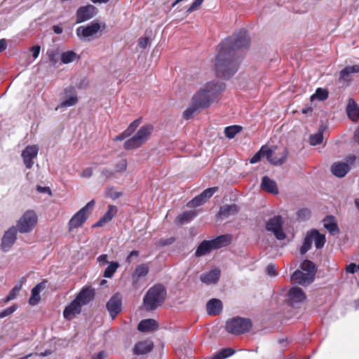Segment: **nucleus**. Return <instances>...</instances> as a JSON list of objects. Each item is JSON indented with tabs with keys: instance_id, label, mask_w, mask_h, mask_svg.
I'll use <instances>...</instances> for the list:
<instances>
[{
	"instance_id": "obj_56",
	"label": "nucleus",
	"mask_w": 359,
	"mask_h": 359,
	"mask_svg": "<svg viewBox=\"0 0 359 359\" xmlns=\"http://www.w3.org/2000/svg\"><path fill=\"white\" fill-rule=\"evenodd\" d=\"M140 252L137 250H133L130 252V254L128 255V257L126 259V262L128 264H130L133 262V257H138Z\"/></svg>"
},
{
	"instance_id": "obj_40",
	"label": "nucleus",
	"mask_w": 359,
	"mask_h": 359,
	"mask_svg": "<svg viewBox=\"0 0 359 359\" xmlns=\"http://www.w3.org/2000/svg\"><path fill=\"white\" fill-rule=\"evenodd\" d=\"M313 242V236H312V233H311V231L307 232V233L304 239L303 244H302V247L300 248L299 251H300L301 255H304L311 248Z\"/></svg>"
},
{
	"instance_id": "obj_16",
	"label": "nucleus",
	"mask_w": 359,
	"mask_h": 359,
	"mask_svg": "<svg viewBox=\"0 0 359 359\" xmlns=\"http://www.w3.org/2000/svg\"><path fill=\"white\" fill-rule=\"evenodd\" d=\"M97 13V8L93 5L82 6L77 10L76 22L81 23L93 18Z\"/></svg>"
},
{
	"instance_id": "obj_24",
	"label": "nucleus",
	"mask_w": 359,
	"mask_h": 359,
	"mask_svg": "<svg viewBox=\"0 0 359 359\" xmlns=\"http://www.w3.org/2000/svg\"><path fill=\"white\" fill-rule=\"evenodd\" d=\"M349 170V165L345 162H335L331 167L332 173L337 177H344Z\"/></svg>"
},
{
	"instance_id": "obj_39",
	"label": "nucleus",
	"mask_w": 359,
	"mask_h": 359,
	"mask_svg": "<svg viewBox=\"0 0 359 359\" xmlns=\"http://www.w3.org/2000/svg\"><path fill=\"white\" fill-rule=\"evenodd\" d=\"M313 240L315 243V246L317 249L322 248L325 243V235L321 234L316 229H313L311 231Z\"/></svg>"
},
{
	"instance_id": "obj_10",
	"label": "nucleus",
	"mask_w": 359,
	"mask_h": 359,
	"mask_svg": "<svg viewBox=\"0 0 359 359\" xmlns=\"http://www.w3.org/2000/svg\"><path fill=\"white\" fill-rule=\"evenodd\" d=\"M266 229L273 233L278 240H283L285 234L283 231V220L280 215H276L269 219L266 224Z\"/></svg>"
},
{
	"instance_id": "obj_33",
	"label": "nucleus",
	"mask_w": 359,
	"mask_h": 359,
	"mask_svg": "<svg viewBox=\"0 0 359 359\" xmlns=\"http://www.w3.org/2000/svg\"><path fill=\"white\" fill-rule=\"evenodd\" d=\"M46 55L52 65L56 67L60 59L61 51L58 48H52L47 50Z\"/></svg>"
},
{
	"instance_id": "obj_43",
	"label": "nucleus",
	"mask_w": 359,
	"mask_h": 359,
	"mask_svg": "<svg viewBox=\"0 0 359 359\" xmlns=\"http://www.w3.org/2000/svg\"><path fill=\"white\" fill-rule=\"evenodd\" d=\"M242 130V127L240 126L234 125L227 126L224 129V134L226 137L229 139L233 138L238 133Z\"/></svg>"
},
{
	"instance_id": "obj_20",
	"label": "nucleus",
	"mask_w": 359,
	"mask_h": 359,
	"mask_svg": "<svg viewBox=\"0 0 359 359\" xmlns=\"http://www.w3.org/2000/svg\"><path fill=\"white\" fill-rule=\"evenodd\" d=\"M220 270L218 269H212L206 273H202L200 280L206 285L216 284L219 279Z\"/></svg>"
},
{
	"instance_id": "obj_44",
	"label": "nucleus",
	"mask_w": 359,
	"mask_h": 359,
	"mask_svg": "<svg viewBox=\"0 0 359 359\" xmlns=\"http://www.w3.org/2000/svg\"><path fill=\"white\" fill-rule=\"evenodd\" d=\"M119 264L116 262H110L109 266L105 269L103 276L104 278H111L114 273L116 271L117 269L118 268Z\"/></svg>"
},
{
	"instance_id": "obj_62",
	"label": "nucleus",
	"mask_w": 359,
	"mask_h": 359,
	"mask_svg": "<svg viewBox=\"0 0 359 359\" xmlns=\"http://www.w3.org/2000/svg\"><path fill=\"white\" fill-rule=\"evenodd\" d=\"M93 175V169L91 168H86L83 172L81 173V176L82 177L89 178Z\"/></svg>"
},
{
	"instance_id": "obj_13",
	"label": "nucleus",
	"mask_w": 359,
	"mask_h": 359,
	"mask_svg": "<svg viewBox=\"0 0 359 359\" xmlns=\"http://www.w3.org/2000/svg\"><path fill=\"white\" fill-rule=\"evenodd\" d=\"M107 309L114 320L122 310V298L118 293L114 294L106 305Z\"/></svg>"
},
{
	"instance_id": "obj_51",
	"label": "nucleus",
	"mask_w": 359,
	"mask_h": 359,
	"mask_svg": "<svg viewBox=\"0 0 359 359\" xmlns=\"http://www.w3.org/2000/svg\"><path fill=\"white\" fill-rule=\"evenodd\" d=\"M127 161L126 159H121L115 167V172H121L126 170Z\"/></svg>"
},
{
	"instance_id": "obj_5",
	"label": "nucleus",
	"mask_w": 359,
	"mask_h": 359,
	"mask_svg": "<svg viewBox=\"0 0 359 359\" xmlns=\"http://www.w3.org/2000/svg\"><path fill=\"white\" fill-rule=\"evenodd\" d=\"M261 151L264 152V155L266 156L268 161L273 165H283L286 159L288 154V151L286 147H277L263 146L261 148Z\"/></svg>"
},
{
	"instance_id": "obj_8",
	"label": "nucleus",
	"mask_w": 359,
	"mask_h": 359,
	"mask_svg": "<svg viewBox=\"0 0 359 359\" xmlns=\"http://www.w3.org/2000/svg\"><path fill=\"white\" fill-rule=\"evenodd\" d=\"M37 219L38 217L35 212L28 210L20 217L15 227L21 233H29L36 226Z\"/></svg>"
},
{
	"instance_id": "obj_29",
	"label": "nucleus",
	"mask_w": 359,
	"mask_h": 359,
	"mask_svg": "<svg viewBox=\"0 0 359 359\" xmlns=\"http://www.w3.org/2000/svg\"><path fill=\"white\" fill-rule=\"evenodd\" d=\"M158 325L156 320L149 318L141 320L138 324L137 329L142 332H152L157 329Z\"/></svg>"
},
{
	"instance_id": "obj_11",
	"label": "nucleus",
	"mask_w": 359,
	"mask_h": 359,
	"mask_svg": "<svg viewBox=\"0 0 359 359\" xmlns=\"http://www.w3.org/2000/svg\"><path fill=\"white\" fill-rule=\"evenodd\" d=\"M62 101L57 106L59 108H67L75 105L78 102V97L75 88L73 86H68L64 89L62 94Z\"/></svg>"
},
{
	"instance_id": "obj_55",
	"label": "nucleus",
	"mask_w": 359,
	"mask_h": 359,
	"mask_svg": "<svg viewBox=\"0 0 359 359\" xmlns=\"http://www.w3.org/2000/svg\"><path fill=\"white\" fill-rule=\"evenodd\" d=\"M309 215L310 211L306 208L301 209L297 212L298 217L302 219L307 218Z\"/></svg>"
},
{
	"instance_id": "obj_2",
	"label": "nucleus",
	"mask_w": 359,
	"mask_h": 359,
	"mask_svg": "<svg viewBox=\"0 0 359 359\" xmlns=\"http://www.w3.org/2000/svg\"><path fill=\"white\" fill-rule=\"evenodd\" d=\"M224 88L225 85L221 81L207 83L193 96L190 106L183 113L184 118L188 120L196 111L208 107Z\"/></svg>"
},
{
	"instance_id": "obj_7",
	"label": "nucleus",
	"mask_w": 359,
	"mask_h": 359,
	"mask_svg": "<svg viewBox=\"0 0 359 359\" xmlns=\"http://www.w3.org/2000/svg\"><path fill=\"white\" fill-rule=\"evenodd\" d=\"M95 201L91 200L73 215L68 223L69 231H72L74 229L81 226L86 221L95 206Z\"/></svg>"
},
{
	"instance_id": "obj_38",
	"label": "nucleus",
	"mask_w": 359,
	"mask_h": 359,
	"mask_svg": "<svg viewBox=\"0 0 359 359\" xmlns=\"http://www.w3.org/2000/svg\"><path fill=\"white\" fill-rule=\"evenodd\" d=\"M78 57V55L74 50H67L61 52L60 61L62 64H69L74 62Z\"/></svg>"
},
{
	"instance_id": "obj_28",
	"label": "nucleus",
	"mask_w": 359,
	"mask_h": 359,
	"mask_svg": "<svg viewBox=\"0 0 359 359\" xmlns=\"http://www.w3.org/2000/svg\"><path fill=\"white\" fill-rule=\"evenodd\" d=\"M346 113L350 119L353 121H357L359 119V107L354 101L353 99L350 98L348 100V104L346 106Z\"/></svg>"
},
{
	"instance_id": "obj_23",
	"label": "nucleus",
	"mask_w": 359,
	"mask_h": 359,
	"mask_svg": "<svg viewBox=\"0 0 359 359\" xmlns=\"http://www.w3.org/2000/svg\"><path fill=\"white\" fill-rule=\"evenodd\" d=\"M118 209L116 206L109 205L106 213L93 225V227H101L110 222L116 215Z\"/></svg>"
},
{
	"instance_id": "obj_21",
	"label": "nucleus",
	"mask_w": 359,
	"mask_h": 359,
	"mask_svg": "<svg viewBox=\"0 0 359 359\" xmlns=\"http://www.w3.org/2000/svg\"><path fill=\"white\" fill-rule=\"evenodd\" d=\"M94 290L90 287H86L82 289L74 299L82 306L88 304L90 301H92L94 298Z\"/></svg>"
},
{
	"instance_id": "obj_53",
	"label": "nucleus",
	"mask_w": 359,
	"mask_h": 359,
	"mask_svg": "<svg viewBox=\"0 0 359 359\" xmlns=\"http://www.w3.org/2000/svg\"><path fill=\"white\" fill-rule=\"evenodd\" d=\"M174 241L175 238L173 237H170L168 238H161L158 241V244L161 246H166L172 244Z\"/></svg>"
},
{
	"instance_id": "obj_17",
	"label": "nucleus",
	"mask_w": 359,
	"mask_h": 359,
	"mask_svg": "<svg viewBox=\"0 0 359 359\" xmlns=\"http://www.w3.org/2000/svg\"><path fill=\"white\" fill-rule=\"evenodd\" d=\"M149 271V264L147 263L140 264L135 267L134 272L131 277L133 280V285L135 287L140 286V280L142 278L147 276Z\"/></svg>"
},
{
	"instance_id": "obj_9",
	"label": "nucleus",
	"mask_w": 359,
	"mask_h": 359,
	"mask_svg": "<svg viewBox=\"0 0 359 359\" xmlns=\"http://www.w3.org/2000/svg\"><path fill=\"white\" fill-rule=\"evenodd\" d=\"M105 23L93 20L86 26H80L76 29V34L79 38H89L105 29Z\"/></svg>"
},
{
	"instance_id": "obj_52",
	"label": "nucleus",
	"mask_w": 359,
	"mask_h": 359,
	"mask_svg": "<svg viewBox=\"0 0 359 359\" xmlns=\"http://www.w3.org/2000/svg\"><path fill=\"white\" fill-rule=\"evenodd\" d=\"M276 269L275 264H270L266 266V271L269 276L274 277L277 275Z\"/></svg>"
},
{
	"instance_id": "obj_34",
	"label": "nucleus",
	"mask_w": 359,
	"mask_h": 359,
	"mask_svg": "<svg viewBox=\"0 0 359 359\" xmlns=\"http://www.w3.org/2000/svg\"><path fill=\"white\" fill-rule=\"evenodd\" d=\"M213 247L211 243V241H202L198 247L197 248L195 255L196 257H201L209 253L210 251L213 250Z\"/></svg>"
},
{
	"instance_id": "obj_58",
	"label": "nucleus",
	"mask_w": 359,
	"mask_h": 359,
	"mask_svg": "<svg viewBox=\"0 0 359 359\" xmlns=\"http://www.w3.org/2000/svg\"><path fill=\"white\" fill-rule=\"evenodd\" d=\"M36 191L39 193H46L48 194L50 196L52 195L51 190L48 187H41L40 185H37Z\"/></svg>"
},
{
	"instance_id": "obj_35",
	"label": "nucleus",
	"mask_w": 359,
	"mask_h": 359,
	"mask_svg": "<svg viewBox=\"0 0 359 359\" xmlns=\"http://www.w3.org/2000/svg\"><path fill=\"white\" fill-rule=\"evenodd\" d=\"M45 288L44 283H40L37 284L32 290V295L29 299V303L30 305L34 306L36 305L40 300V292L41 291Z\"/></svg>"
},
{
	"instance_id": "obj_42",
	"label": "nucleus",
	"mask_w": 359,
	"mask_h": 359,
	"mask_svg": "<svg viewBox=\"0 0 359 359\" xmlns=\"http://www.w3.org/2000/svg\"><path fill=\"white\" fill-rule=\"evenodd\" d=\"M300 270L306 272L308 273H312V276L315 277V274L316 272V269L315 264L309 261V260H305L304 261L300 266Z\"/></svg>"
},
{
	"instance_id": "obj_19",
	"label": "nucleus",
	"mask_w": 359,
	"mask_h": 359,
	"mask_svg": "<svg viewBox=\"0 0 359 359\" xmlns=\"http://www.w3.org/2000/svg\"><path fill=\"white\" fill-rule=\"evenodd\" d=\"M81 306L80 304L74 299L69 304H68L64 311V318L67 320L73 319L76 315L79 314L81 311Z\"/></svg>"
},
{
	"instance_id": "obj_36",
	"label": "nucleus",
	"mask_w": 359,
	"mask_h": 359,
	"mask_svg": "<svg viewBox=\"0 0 359 359\" xmlns=\"http://www.w3.org/2000/svg\"><path fill=\"white\" fill-rule=\"evenodd\" d=\"M324 227L332 234L336 235L339 233L337 224L334 221L333 217H327L323 219Z\"/></svg>"
},
{
	"instance_id": "obj_1",
	"label": "nucleus",
	"mask_w": 359,
	"mask_h": 359,
	"mask_svg": "<svg viewBox=\"0 0 359 359\" xmlns=\"http://www.w3.org/2000/svg\"><path fill=\"white\" fill-rule=\"evenodd\" d=\"M249 43L247 32L242 29L219 44L215 62L217 76L229 79L238 71L239 61L236 50L247 47Z\"/></svg>"
},
{
	"instance_id": "obj_4",
	"label": "nucleus",
	"mask_w": 359,
	"mask_h": 359,
	"mask_svg": "<svg viewBox=\"0 0 359 359\" xmlns=\"http://www.w3.org/2000/svg\"><path fill=\"white\" fill-rule=\"evenodd\" d=\"M153 130L154 127L150 124L142 126L134 136L125 142L124 148L129 150L140 147L147 142Z\"/></svg>"
},
{
	"instance_id": "obj_31",
	"label": "nucleus",
	"mask_w": 359,
	"mask_h": 359,
	"mask_svg": "<svg viewBox=\"0 0 359 359\" xmlns=\"http://www.w3.org/2000/svg\"><path fill=\"white\" fill-rule=\"evenodd\" d=\"M196 215L197 212L195 210L184 211L176 217L175 223L179 226L191 222Z\"/></svg>"
},
{
	"instance_id": "obj_12",
	"label": "nucleus",
	"mask_w": 359,
	"mask_h": 359,
	"mask_svg": "<svg viewBox=\"0 0 359 359\" xmlns=\"http://www.w3.org/2000/svg\"><path fill=\"white\" fill-rule=\"evenodd\" d=\"M18 230L16 227L11 226L4 234L1 238V249L4 252H8L17 239Z\"/></svg>"
},
{
	"instance_id": "obj_64",
	"label": "nucleus",
	"mask_w": 359,
	"mask_h": 359,
	"mask_svg": "<svg viewBox=\"0 0 359 359\" xmlns=\"http://www.w3.org/2000/svg\"><path fill=\"white\" fill-rule=\"evenodd\" d=\"M107 356V353L104 351H101L97 355H93L92 359H104Z\"/></svg>"
},
{
	"instance_id": "obj_61",
	"label": "nucleus",
	"mask_w": 359,
	"mask_h": 359,
	"mask_svg": "<svg viewBox=\"0 0 359 359\" xmlns=\"http://www.w3.org/2000/svg\"><path fill=\"white\" fill-rule=\"evenodd\" d=\"M264 154V152L261 151V149L257 152L250 159V162L251 163H257L260 158H261V154Z\"/></svg>"
},
{
	"instance_id": "obj_14",
	"label": "nucleus",
	"mask_w": 359,
	"mask_h": 359,
	"mask_svg": "<svg viewBox=\"0 0 359 359\" xmlns=\"http://www.w3.org/2000/svg\"><path fill=\"white\" fill-rule=\"evenodd\" d=\"M39 147L36 145H28L22 151L21 156L27 169H31L34 165V159L36 158Z\"/></svg>"
},
{
	"instance_id": "obj_50",
	"label": "nucleus",
	"mask_w": 359,
	"mask_h": 359,
	"mask_svg": "<svg viewBox=\"0 0 359 359\" xmlns=\"http://www.w3.org/2000/svg\"><path fill=\"white\" fill-rule=\"evenodd\" d=\"M106 196L112 200H116L122 196V193L114 190L113 188H110L107 191Z\"/></svg>"
},
{
	"instance_id": "obj_60",
	"label": "nucleus",
	"mask_w": 359,
	"mask_h": 359,
	"mask_svg": "<svg viewBox=\"0 0 359 359\" xmlns=\"http://www.w3.org/2000/svg\"><path fill=\"white\" fill-rule=\"evenodd\" d=\"M357 269H358V266L355 264L351 263L346 266V271L347 273H354Z\"/></svg>"
},
{
	"instance_id": "obj_6",
	"label": "nucleus",
	"mask_w": 359,
	"mask_h": 359,
	"mask_svg": "<svg viewBox=\"0 0 359 359\" xmlns=\"http://www.w3.org/2000/svg\"><path fill=\"white\" fill-rule=\"evenodd\" d=\"M252 325L250 319L237 316L226 321V330L231 334L240 335L248 332Z\"/></svg>"
},
{
	"instance_id": "obj_46",
	"label": "nucleus",
	"mask_w": 359,
	"mask_h": 359,
	"mask_svg": "<svg viewBox=\"0 0 359 359\" xmlns=\"http://www.w3.org/2000/svg\"><path fill=\"white\" fill-rule=\"evenodd\" d=\"M328 97V91L324 88H318L314 95L311 96V99L317 98L319 100H325Z\"/></svg>"
},
{
	"instance_id": "obj_49",
	"label": "nucleus",
	"mask_w": 359,
	"mask_h": 359,
	"mask_svg": "<svg viewBox=\"0 0 359 359\" xmlns=\"http://www.w3.org/2000/svg\"><path fill=\"white\" fill-rule=\"evenodd\" d=\"M140 124V119L135 120L130 124V126L125 130V132L128 134V136L131 135L134 133V131L136 130V128L139 126Z\"/></svg>"
},
{
	"instance_id": "obj_48",
	"label": "nucleus",
	"mask_w": 359,
	"mask_h": 359,
	"mask_svg": "<svg viewBox=\"0 0 359 359\" xmlns=\"http://www.w3.org/2000/svg\"><path fill=\"white\" fill-rule=\"evenodd\" d=\"M16 309L17 306L15 305H13L2 310L0 311V319L11 315L15 311Z\"/></svg>"
},
{
	"instance_id": "obj_22",
	"label": "nucleus",
	"mask_w": 359,
	"mask_h": 359,
	"mask_svg": "<svg viewBox=\"0 0 359 359\" xmlns=\"http://www.w3.org/2000/svg\"><path fill=\"white\" fill-rule=\"evenodd\" d=\"M239 211V207L236 204H226L220 207L217 217L220 219L227 218L236 215Z\"/></svg>"
},
{
	"instance_id": "obj_30",
	"label": "nucleus",
	"mask_w": 359,
	"mask_h": 359,
	"mask_svg": "<svg viewBox=\"0 0 359 359\" xmlns=\"http://www.w3.org/2000/svg\"><path fill=\"white\" fill-rule=\"evenodd\" d=\"M206 309L209 315H218L222 310V302L218 299H212L207 303Z\"/></svg>"
},
{
	"instance_id": "obj_59",
	"label": "nucleus",
	"mask_w": 359,
	"mask_h": 359,
	"mask_svg": "<svg viewBox=\"0 0 359 359\" xmlns=\"http://www.w3.org/2000/svg\"><path fill=\"white\" fill-rule=\"evenodd\" d=\"M149 43V39L148 37H142L139 40V46L142 48H146Z\"/></svg>"
},
{
	"instance_id": "obj_18",
	"label": "nucleus",
	"mask_w": 359,
	"mask_h": 359,
	"mask_svg": "<svg viewBox=\"0 0 359 359\" xmlns=\"http://www.w3.org/2000/svg\"><path fill=\"white\" fill-rule=\"evenodd\" d=\"M291 280L294 283L301 285H306L313 281L314 276H312V273H308L298 269L293 273L291 276Z\"/></svg>"
},
{
	"instance_id": "obj_37",
	"label": "nucleus",
	"mask_w": 359,
	"mask_h": 359,
	"mask_svg": "<svg viewBox=\"0 0 359 359\" xmlns=\"http://www.w3.org/2000/svg\"><path fill=\"white\" fill-rule=\"evenodd\" d=\"M25 280V278H22L21 280L14 286V287L10 291L8 294L4 299V302L7 303L14 299L17 297L18 292L22 289Z\"/></svg>"
},
{
	"instance_id": "obj_45",
	"label": "nucleus",
	"mask_w": 359,
	"mask_h": 359,
	"mask_svg": "<svg viewBox=\"0 0 359 359\" xmlns=\"http://www.w3.org/2000/svg\"><path fill=\"white\" fill-rule=\"evenodd\" d=\"M219 188L217 187H213L204 190L200 196L201 198L206 202L209 198H210L215 193L218 191Z\"/></svg>"
},
{
	"instance_id": "obj_27",
	"label": "nucleus",
	"mask_w": 359,
	"mask_h": 359,
	"mask_svg": "<svg viewBox=\"0 0 359 359\" xmlns=\"http://www.w3.org/2000/svg\"><path fill=\"white\" fill-rule=\"evenodd\" d=\"M153 348V342L150 341H140L135 345L133 352L135 355H143L151 351Z\"/></svg>"
},
{
	"instance_id": "obj_26",
	"label": "nucleus",
	"mask_w": 359,
	"mask_h": 359,
	"mask_svg": "<svg viewBox=\"0 0 359 359\" xmlns=\"http://www.w3.org/2000/svg\"><path fill=\"white\" fill-rule=\"evenodd\" d=\"M261 188L271 194H278V189L276 182L268 176H264L262 180Z\"/></svg>"
},
{
	"instance_id": "obj_57",
	"label": "nucleus",
	"mask_w": 359,
	"mask_h": 359,
	"mask_svg": "<svg viewBox=\"0 0 359 359\" xmlns=\"http://www.w3.org/2000/svg\"><path fill=\"white\" fill-rule=\"evenodd\" d=\"M115 173V171L111 169L104 168L102 171V175L105 177L106 179H109L112 177Z\"/></svg>"
},
{
	"instance_id": "obj_15",
	"label": "nucleus",
	"mask_w": 359,
	"mask_h": 359,
	"mask_svg": "<svg viewBox=\"0 0 359 359\" xmlns=\"http://www.w3.org/2000/svg\"><path fill=\"white\" fill-rule=\"evenodd\" d=\"M306 299V294L299 287H292L288 292V302L292 307L297 308Z\"/></svg>"
},
{
	"instance_id": "obj_47",
	"label": "nucleus",
	"mask_w": 359,
	"mask_h": 359,
	"mask_svg": "<svg viewBox=\"0 0 359 359\" xmlns=\"http://www.w3.org/2000/svg\"><path fill=\"white\" fill-rule=\"evenodd\" d=\"M205 203V201L201 198V196L199 194L195 196L192 200L189 201L187 203V206L189 208H196L200 205H202Z\"/></svg>"
},
{
	"instance_id": "obj_25",
	"label": "nucleus",
	"mask_w": 359,
	"mask_h": 359,
	"mask_svg": "<svg viewBox=\"0 0 359 359\" xmlns=\"http://www.w3.org/2000/svg\"><path fill=\"white\" fill-rule=\"evenodd\" d=\"M359 72V65L348 66L339 72V81L340 83H347L350 81L351 74Z\"/></svg>"
},
{
	"instance_id": "obj_3",
	"label": "nucleus",
	"mask_w": 359,
	"mask_h": 359,
	"mask_svg": "<svg viewBox=\"0 0 359 359\" xmlns=\"http://www.w3.org/2000/svg\"><path fill=\"white\" fill-rule=\"evenodd\" d=\"M166 290L161 284L150 287L143 298V304L147 311H154L165 301Z\"/></svg>"
},
{
	"instance_id": "obj_63",
	"label": "nucleus",
	"mask_w": 359,
	"mask_h": 359,
	"mask_svg": "<svg viewBox=\"0 0 359 359\" xmlns=\"http://www.w3.org/2000/svg\"><path fill=\"white\" fill-rule=\"evenodd\" d=\"M40 46H35L32 47L31 50L32 52V56L34 59L37 58L39 57V53H40Z\"/></svg>"
},
{
	"instance_id": "obj_54",
	"label": "nucleus",
	"mask_w": 359,
	"mask_h": 359,
	"mask_svg": "<svg viewBox=\"0 0 359 359\" xmlns=\"http://www.w3.org/2000/svg\"><path fill=\"white\" fill-rule=\"evenodd\" d=\"M204 0H194V1L191 4V6L188 8L187 12L191 13L195 11L197 8H198Z\"/></svg>"
},
{
	"instance_id": "obj_41",
	"label": "nucleus",
	"mask_w": 359,
	"mask_h": 359,
	"mask_svg": "<svg viewBox=\"0 0 359 359\" xmlns=\"http://www.w3.org/2000/svg\"><path fill=\"white\" fill-rule=\"evenodd\" d=\"M325 129V127L321 126L318 130V132L310 137V144L311 145L316 146L317 144H320L323 140V131Z\"/></svg>"
},
{
	"instance_id": "obj_32",
	"label": "nucleus",
	"mask_w": 359,
	"mask_h": 359,
	"mask_svg": "<svg viewBox=\"0 0 359 359\" xmlns=\"http://www.w3.org/2000/svg\"><path fill=\"white\" fill-rule=\"evenodd\" d=\"M213 249L217 250L229 245L231 242V236L230 235H221L216 238L210 240Z\"/></svg>"
}]
</instances>
